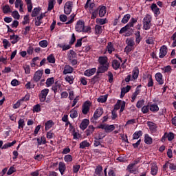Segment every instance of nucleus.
I'll return each mask as SVG.
<instances>
[{"mask_svg":"<svg viewBox=\"0 0 176 176\" xmlns=\"http://www.w3.org/2000/svg\"><path fill=\"white\" fill-rule=\"evenodd\" d=\"M25 87L30 90V89H34L35 87V84H31V82H28L27 84L25 85Z\"/></svg>","mask_w":176,"mask_h":176,"instance_id":"obj_59","label":"nucleus"},{"mask_svg":"<svg viewBox=\"0 0 176 176\" xmlns=\"http://www.w3.org/2000/svg\"><path fill=\"white\" fill-rule=\"evenodd\" d=\"M151 10L153 12L155 16H159V14H160V8L157 7V5H156V3H153L151 5Z\"/></svg>","mask_w":176,"mask_h":176,"instance_id":"obj_17","label":"nucleus"},{"mask_svg":"<svg viewBox=\"0 0 176 176\" xmlns=\"http://www.w3.org/2000/svg\"><path fill=\"white\" fill-rule=\"evenodd\" d=\"M112 67H113V69H115L116 71L119 69V68H120V63L119 60L116 59L113 60L112 62Z\"/></svg>","mask_w":176,"mask_h":176,"instance_id":"obj_27","label":"nucleus"},{"mask_svg":"<svg viewBox=\"0 0 176 176\" xmlns=\"http://www.w3.org/2000/svg\"><path fill=\"white\" fill-rule=\"evenodd\" d=\"M148 78V83H147V87H153V79L152 78V75L148 74L147 75Z\"/></svg>","mask_w":176,"mask_h":176,"instance_id":"obj_29","label":"nucleus"},{"mask_svg":"<svg viewBox=\"0 0 176 176\" xmlns=\"http://www.w3.org/2000/svg\"><path fill=\"white\" fill-rule=\"evenodd\" d=\"M72 45H63V44H58V47H60L62 49L63 52H65V50H69L71 49Z\"/></svg>","mask_w":176,"mask_h":176,"instance_id":"obj_36","label":"nucleus"},{"mask_svg":"<svg viewBox=\"0 0 176 176\" xmlns=\"http://www.w3.org/2000/svg\"><path fill=\"white\" fill-rule=\"evenodd\" d=\"M102 113H104V109H102V108L100 107L97 109L94 112L93 118H91V122L92 123H96V120H97L98 118H100Z\"/></svg>","mask_w":176,"mask_h":176,"instance_id":"obj_4","label":"nucleus"},{"mask_svg":"<svg viewBox=\"0 0 176 176\" xmlns=\"http://www.w3.org/2000/svg\"><path fill=\"white\" fill-rule=\"evenodd\" d=\"M74 72V67L70 65H65L63 70L64 75H67V74H72Z\"/></svg>","mask_w":176,"mask_h":176,"instance_id":"obj_23","label":"nucleus"},{"mask_svg":"<svg viewBox=\"0 0 176 176\" xmlns=\"http://www.w3.org/2000/svg\"><path fill=\"white\" fill-rule=\"evenodd\" d=\"M24 126H25V122L23 119H20L18 121V129H24Z\"/></svg>","mask_w":176,"mask_h":176,"instance_id":"obj_46","label":"nucleus"},{"mask_svg":"<svg viewBox=\"0 0 176 176\" xmlns=\"http://www.w3.org/2000/svg\"><path fill=\"white\" fill-rule=\"evenodd\" d=\"M23 68L25 71V74L29 75V74H31V67H30L29 65H24L23 66Z\"/></svg>","mask_w":176,"mask_h":176,"instance_id":"obj_49","label":"nucleus"},{"mask_svg":"<svg viewBox=\"0 0 176 176\" xmlns=\"http://www.w3.org/2000/svg\"><path fill=\"white\" fill-rule=\"evenodd\" d=\"M98 10L99 13V17H104L107 14V7L105 6H99L98 7Z\"/></svg>","mask_w":176,"mask_h":176,"instance_id":"obj_13","label":"nucleus"},{"mask_svg":"<svg viewBox=\"0 0 176 176\" xmlns=\"http://www.w3.org/2000/svg\"><path fill=\"white\" fill-rule=\"evenodd\" d=\"M140 87H141V85H138L135 91L133 92L132 96H131V99L134 101V100H135L137 98V96H138V94H140L141 90L140 89Z\"/></svg>","mask_w":176,"mask_h":176,"instance_id":"obj_25","label":"nucleus"},{"mask_svg":"<svg viewBox=\"0 0 176 176\" xmlns=\"http://www.w3.org/2000/svg\"><path fill=\"white\" fill-rule=\"evenodd\" d=\"M149 107V109L151 112H157L159 111V106H157V104H150Z\"/></svg>","mask_w":176,"mask_h":176,"instance_id":"obj_37","label":"nucleus"},{"mask_svg":"<svg viewBox=\"0 0 176 176\" xmlns=\"http://www.w3.org/2000/svg\"><path fill=\"white\" fill-rule=\"evenodd\" d=\"M41 12V8H35L32 10V17H36L39 14V12Z\"/></svg>","mask_w":176,"mask_h":176,"instance_id":"obj_38","label":"nucleus"},{"mask_svg":"<svg viewBox=\"0 0 176 176\" xmlns=\"http://www.w3.org/2000/svg\"><path fill=\"white\" fill-rule=\"evenodd\" d=\"M155 80L157 82L158 85H162L164 84V80L163 79V74L158 72L155 74Z\"/></svg>","mask_w":176,"mask_h":176,"instance_id":"obj_14","label":"nucleus"},{"mask_svg":"<svg viewBox=\"0 0 176 176\" xmlns=\"http://www.w3.org/2000/svg\"><path fill=\"white\" fill-rule=\"evenodd\" d=\"M13 173H16V168H14V166H11L7 171V175H12Z\"/></svg>","mask_w":176,"mask_h":176,"instance_id":"obj_58","label":"nucleus"},{"mask_svg":"<svg viewBox=\"0 0 176 176\" xmlns=\"http://www.w3.org/2000/svg\"><path fill=\"white\" fill-rule=\"evenodd\" d=\"M144 142L145 144H147V145H151L152 142H153V140H152V138L149 136V135L146 134L144 136Z\"/></svg>","mask_w":176,"mask_h":176,"instance_id":"obj_33","label":"nucleus"},{"mask_svg":"<svg viewBox=\"0 0 176 176\" xmlns=\"http://www.w3.org/2000/svg\"><path fill=\"white\" fill-rule=\"evenodd\" d=\"M107 100H108V96H102L98 98V102H107Z\"/></svg>","mask_w":176,"mask_h":176,"instance_id":"obj_51","label":"nucleus"},{"mask_svg":"<svg viewBox=\"0 0 176 176\" xmlns=\"http://www.w3.org/2000/svg\"><path fill=\"white\" fill-rule=\"evenodd\" d=\"M61 88V83L58 81L54 82V85L52 86V90L54 94H56L58 90Z\"/></svg>","mask_w":176,"mask_h":176,"instance_id":"obj_18","label":"nucleus"},{"mask_svg":"<svg viewBox=\"0 0 176 176\" xmlns=\"http://www.w3.org/2000/svg\"><path fill=\"white\" fill-rule=\"evenodd\" d=\"M10 39L11 41V43L12 45H15V43H17V42H19V41H20V38L19 37L18 35L16 34H13V35H10Z\"/></svg>","mask_w":176,"mask_h":176,"instance_id":"obj_21","label":"nucleus"},{"mask_svg":"<svg viewBox=\"0 0 176 176\" xmlns=\"http://www.w3.org/2000/svg\"><path fill=\"white\" fill-rule=\"evenodd\" d=\"M84 28H85V21L82 19L78 20L75 26L76 31L77 32H82Z\"/></svg>","mask_w":176,"mask_h":176,"instance_id":"obj_9","label":"nucleus"},{"mask_svg":"<svg viewBox=\"0 0 176 176\" xmlns=\"http://www.w3.org/2000/svg\"><path fill=\"white\" fill-rule=\"evenodd\" d=\"M89 123L90 120H89V119H84L80 124V129H81V130H86Z\"/></svg>","mask_w":176,"mask_h":176,"instance_id":"obj_16","label":"nucleus"},{"mask_svg":"<svg viewBox=\"0 0 176 176\" xmlns=\"http://www.w3.org/2000/svg\"><path fill=\"white\" fill-rule=\"evenodd\" d=\"M148 126L152 131H155L156 129H157V126H156V124L152 122H148Z\"/></svg>","mask_w":176,"mask_h":176,"instance_id":"obj_45","label":"nucleus"},{"mask_svg":"<svg viewBox=\"0 0 176 176\" xmlns=\"http://www.w3.org/2000/svg\"><path fill=\"white\" fill-rule=\"evenodd\" d=\"M102 173V166H97L96 168L95 169V174H96L98 176H101V173Z\"/></svg>","mask_w":176,"mask_h":176,"instance_id":"obj_43","label":"nucleus"},{"mask_svg":"<svg viewBox=\"0 0 176 176\" xmlns=\"http://www.w3.org/2000/svg\"><path fill=\"white\" fill-rule=\"evenodd\" d=\"M107 76L109 78V83L113 82V74L111 72H108Z\"/></svg>","mask_w":176,"mask_h":176,"instance_id":"obj_60","label":"nucleus"},{"mask_svg":"<svg viewBox=\"0 0 176 176\" xmlns=\"http://www.w3.org/2000/svg\"><path fill=\"white\" fill-rule=\"evenodd\" d=\"M149 105H147V106H144L142 108V113H148L149 112Z\"/></svg>","mask_w":176,"mask_h":176,"instance_id":"obj_63","label":"nucleus"},{"mask_svg":"<svg viewBox=\"0 0 176 176\" xmlns=\"http://www.w3.org/2000/svg\"><path fill=\"white\" fill-rule=\"evenodd\" d=\"M64 160L66 162V163H71V162L73 160L72 155L69 154L66 155L64 157Z\"/></svg>","mask_w":176,"mask_h":176,"instance_id":"obj_52","label":"nucleus"},{"mask_svg":"<svg viewBox=\"0 0 176 176\" xmlns=\"http://www.w3.org/2000/svg\"><path fill=\"white\" fill-rule=\"evenodd\" d=\"M126 43V45H128V46H130L131 47H134V45H135V43L134 42V38H127Z\"/></svg>","mask_w":176,"mask_h":176,"instance_id":"obj_44","label":"nucleus"},{"mask_svg":"<svg viewBox=\"0 0 176 176\" xmlns=\"http://www.w3.org/2000/svg\"><path fill=\"white\" fill-rule=\"evenodd\" d=\"M90 107H91V102L87 100L82 104V112L83 115H87L90 112Z\"/></svg>","mask_w":176,"mask_h":176,"instance_id":"obj_7","label":"nucleus"},{"mask_svg":"<svg viewBox=\"0 0 176 176\" xmlns=\"http://www.w3.org/2000/svg\"><path fill=\"white\" fill-rule=\"evenodd\" d=\"M42 109L41 108V104H37L33 107V112H41Z\"/></svg>","mask_w":176,"mask_h":176,"instance_id":"obj_55","label":"nucleus"},{"mask_svg":"<svg viewBox=\"0 0 176 176\" xmlns=\"http://www.w3.org/2000/svg\"><path fill=\"white\" fill-rule=\"evenodd\" d=\"M175 138V134H174V133L170 132L168 133L167 132H165L161 139V141H162V142H165L166 138H168V141H173Z\"/></svg>","mask_w":176,"mask_h":176,"instance_id":"obj_8","label":"nucleus"},{"mask_svg":"<svg viewBox=\"0 0 176 176\" xmlns=\"http://www.w3.org/2000/svg\"><path fill=\"white\" fill-rule=\"evenodd\" d=\"M97 129H102V130H104L106 133H112V131L115 130V125H108L105 124H102L98 126Z\"/></svg>","mask_w":176,"mask_h":176,"instance_id":"obj_3","label":"nucleus"},{"mask_svg":"<svg viewBox=\"0 0 176 176\" xmlns=\"http://www.w3.org/2000/svg\"><path fill=\"white\" fill-rule=\"evenodd\" d=\"M47 60L50 64H54L56 63V58H54V56L53 54H50L47 57Z\"/></svg>","mask_w":176,"mask_h":176,"instance_id":"obj_39","label":"nucleus"},{"mask_svg":"<svg viewBox=\"0 0 176 176\" xmlns=\"http://www.w3.org/2000/svg\"><path fill=\"white\" fill-rule=\"evenodd\" d=\"M90 146V143L87 140H84L80 143V149H86Z\"/></svg>","mask_w":176,"mask_h":176,"instance_id":"obj_26","label":"nucleus"},{"mask_svg":"<svg viewBox=\"0 0 176 176\" xmlns=\"http://www.w3.org/2000/svg\"><path fill=\"white\" fill-rule=\"evenodd\" d=\"M106 49L109 54H112V52H115V47H113V44L112 43V42H109L107 43V46L106 47Z\"/></svg>","mask_w":176,"mask_h":176,"instance_id":"obj_24","label":"nucleus"},{"mask_svg":"<svg viewBox=\"0 0 176 176\" xmlns=\"http://www.w3.org/2000/svg\"><path fill=\"white\" fill-rule=\"evenodd\" d=\"M138 75H140V69L138 67H135L132 71V78L135 80L138 78Z\"/></svg>","mask_w":176,"mask_h":176,"instance_id":"obj_19","label":"nucleus"},{"mask_svg":"<svg viewBox=\"0 0 176 176\" xmlns=\"http://www.w3.org/2000/svg\"><path fill=\"white\" fill-rule=\"evenodd\" d=\"M131 18V15L130 14H126L124 16L121 22L122 23V24H127V23H129V20H130Z\"/></svg>","mask_w":176,"mask_h":176,"instance_id":"obj_34","label":"nucleus"},{"mask_svg":"<svg viewBox=\"0 0 176 176\" xmlns=\"http://www.w3.org/2000/svg\"><path fill=\"white\" fill-rule=\"evenodd\" d=\"M71 12H72V1H67L64 6V13L65 14H71Z\"/></svg>","mask_w":176,"mask_h":176,"instance_id":"obj_10","label":"nucleus"},{"mask_svg":"<svg viewBox=\"0 0 176 176\" xmlns=\"http://www.w3.org/2000/svg\"><path fill=\"white\" fill-rule=\"evenodd\" d=\"M138 19L132 17L129 21V23H127V25H129V28H131V27H134V24H135L137 23Z\"/></svg>","mask_w":176,"mask_h":176,"instance_id":"obj_42","label":"nucleus"},{"mask_svg":"<svg viewBox=\"0 0 176 176\" xmlns=\"http://www.w3.org/2000/svg\"><path fill=\"white\" fill-rule=\"evenodd\" d=\"M96 72H97V68L94 67V68L85 70L84 72V75L85 76L90 77V76H93V75H94Z\"/></svg>","mask_w":176,"mask_h":176,"instance_id":"obj_15","label":"nucleus"},{"mask_svg":"<svg viewBox=\"0 0 176 176\" xmlns=\"http://www.w3.org/2000/svg\"><path fill=\"white\" fill-rule=\"evenodd\" d=\"M95 32L96 35H100L102 33V27L100 25H96L95 26Z\"/></svg>","mask_w":176,"mask_h":176,"instance_id":"obj_40","label":"nucleus"},{"mask_svg":"<svg viewBox=\"0 0 176 176\" xmlns=\"http://www.w3.org/2000/svg\"><path fill=\"white\" fill-rule=\"evenodd\" d=\"M105 70V67H101L100 70L98 69L96 74L91 79V82L93 83V85H95V83L98 82V79H100V74H104Z\"/></svg>","mask_w":176,"mask_h":176,"instance_id":"obj_5","label":"nucleus"},{"mask_svg":"<svg viewBox=\"0 0 176 176\" xmlns=\"http://www.w3.org/2000/svg\"><path fill=\"white\" fill-rule=\"evenodd\" d=\"M39 45H40L41 47H47V41L43 40L39 42Z\"/></svg>","mask_w":176,"mask_h":176,"instance_id":"obj_61","label":"nucleus"},{"mask_svg":"<svg viewBox=\"0 0 176 176\" xmlns=\"http://www.w3.org/2000/svg\"><path fill=\"white\" fill-rule=\"evenodd\" d=\"M42 75H43V71L38 70L34 73L33 76L34 82H38L42 79Z\"/></svg>","mask_w":176,"mask_h":176,"instance_id":"obj_11","label":"nucleus"},{"mask_svg":"<svg viewBox=\"0 0 176 176\" xmlns=\"http://www.w3.org/2000/svg\"><path fill=\"white\" fill-rule=\"evenodd\" d=\"M94 130H96V128L94 126H93L92 125H89L87 128V129L86 130V133L87 137H89V135H91V134H93V133H94Z\"/></svg>","mask_w":176,"mask_h":176,"instance_id":"obj_28","label":"nucleus"},{"mask_svg":"<svg viewBox=\"0 0 176 176\" xmlns=\"http://www.w3.org/2000/svg\"><path fill=\"white\" fill-rule=\"evenodd\" d=\"M98 61L100 66L98 67V69L101 70V68H105V72L108 71L109 68V63H108V57L107 56H100L98 59Z\"/></svg>","mask_w":176,"mask_h":176,"instance_id":"obj_1","label":"nucleus"},{"mask_svg":"<svg viewBox=\"0 0 176 176\" xmlns=\"http://www.w3.org/2000/svg\"><path fill=\"white\" fill-rule=\"evenodd\" d=\"M129 30H131V28L129 26L128 24H126L125 26H124L123 28H122L119 32V34H124V32H127V31H129Z\"/></svg>","mask_w":176,"mask_h":176,"instance_id":"obj_41","label":"nucleus"},{"mask_svg":"<svg viewBox=\"0 0 176 176\" xmlns=\"http://www.w3.org/2000/svg\"><path fill=\"white\" fill-rule=\"evenodd\" d=\"M76 42V36H75V34L73 33L71 37V39L69 42V44L72 46Z\"/></svg>","mask_w":176,"mask_h":176,"instance_id":"obj_54","label":"nucleus"},{"mask_svg":"<svg viewBox=\"0 0 176 176\" xmlns=\"http://www.w3.org/2000/svg\"><path fill=\"white\" fill-rule=\"evenodd\" d=\"M3 44L4 46V49H8V47H10V43H9V41L7 39L3 40Z\"/></svg>","mask_w":176,"mask_h":176,"instance_id":"obj_64","label":"nucleus"},{"mask_svg":"<svg viewBox=\"0 0 176 176\" xmlns=\"http://www.w3.org/2000/svg\"><path fill=\"white\" fill-rule=\"evenodd\" d=\"M162 70L163 72H164V74H168V72H171V71H173V69L171 68V66L167 65L162 68Z\"/></svg>","mask_w":176,"mask_h":176,"instance_id":"obj_47","label":"nucleus"},{"mask_svg":"<svg viewBox=\"0 0 176 176\" xmlns=\"http://www.w3.org/2000/svg\"><path fill=\"white\" fill-rule=\"evenodd\" d=\"M131 89V86L130 85H126L125 87H124L121 90L120 98H123V97H124V96L126 95V93H129V91H130Z\"/></svg>","mask_w":176,"mask_h":176,"instance_id":"obj_20","label":"nucleus"},{"mask_svg":"<svg viewBox=\"0 0 176 176\" xmlns=\"http://www.w3.org/2000/svg\"><path fill=\"white\" fill-rule=\"evenodd\" d=\"M2 11L4 14H8V13H12V10L10 9V6L9 5H6L2 7Z\"/></svg>","mask_w":176,"mask_h":176,"instance_id":"obj_30","label":"nucleus"},{"mask_svg":"<svg viewBox=\"0 0 176 176\" xmlns=\"http://www.w3.org/2000/svg\"><path fill=\"white\" fill-rule=\"evenodd\" d=\"M47 10H52L54 8V0H49Z\"/></svg>","mask_w":176,"mask_h":176,"instance_id":"obj_57","label":"nucleus"},{"mask_svg":"<svg viewBox=\"0 0 176 176\" xmlns=\"http://www.w3.org/2000/svg\"><path fill=\"white\" fill-rule=\"evenodd\" d=\"M142 131H135L133 134V140H138V138H140V137H142Z\"/></svg>","mask_w":176,"mask_h":176,"instance_id":"obj_31","label":"nucleus"},{"mask_svg":"<svg viewBox=\"0 0 176 176\" xmlns=\"http://www.w3.org/2000/svg\"><path fill=\"white\" fill-rule=\"evenodd\" d=\"M157 170H158V168L157 166H152V168H151L152 175H156V174H157Z\"/></svg>","mask_w":176,"mask_h":176,"instance_id":"obj_62","label":"nucleus"},{"mask_svg":"<svg viewBox=\"0 0 176 176\" xmlns=\"http://www.w3.org/2000/svg\"><path fill=\"white\" fill-rule=\"evenodd\" d=\"M70 118H72V119H75L78 118V111L76 110H74V109L71 110Z\"/></svg>","mask_w":176,"mask_h":176,"instance_id":"obj_50","label":"nucleus"},{"mask_svg":"<svg viewBox=\"0 0 176 176\" xmlns=\"http://www.w3.org/2000/svg\"><path fill=\"white\" fill-rule=\"evenodd\" d=\"M49 89L45 88L41 91V93L39 94V100L40 102H45L46 101V97H47V94H49Z\"/></svg>","mask_w":176,"mask_h":176,"instance_id":"obj_6","label":"nucleus"},{"mask_svg":"<svg viewBox=\"0 0 176 176\" xmlns=\"http://www.w3.org/2000/svg\"><path fill=\"white\" fill-rule=\"evenodd\" d=\"M152 27V17L149 14H146L143 19V30L148 31Z\"/></svg>","mask_w":176,"mask_h":176,"instance_id":"obj_2","label":"nucleus"},{"mask_svg":"<svg viewBox=\"0 0 176 176\" xmlns=\"http://www.w3.org/2000/svg\"><path fill=\"white\" fill-rule=\"evenodd\" d=\"M66 168H67V166H65V163L61 162H59L58 170L61 175H64V173Z\"/></svg>","mask_w":176,"mask_h":176,"instance_id":"obj_22","label":"nucleus"},{"mask_svg":"<svg viewBox=\"0 0 176 176\" xmlns=\"http://www.w3.org/2000/svg\"><path fill=\"white\" fill-rule=\"evenodd\" d=\"M98 14H99L98 9L97 8V9L94 10V12H92L91 19L94 20V19H97V17H98Z\"/></svg>","mask_w":176,"mask_h":176,"instance_id":"obj_48","label":"nucleus"},{"mask_svg":"<svg viewBox=\"0 0 176 176\" xmlns=\"http://www.w3.org/2000/svg\"><path fill=\"white\" fill-rule=\"evenodd\" d=\"M12 16L16 20H20V14H19V11L17 10L13 11L12 12Z\"/></svg>","mask_w":176,"mask_h":176,"instance_id":"obj_56","label":"nucleus"},{"mask_svg":"<svg viewBox=\"0 0 176 176\" xmlns=\"http://www.w3.org/2000/svg\"><path fill=\"white\" fill-rule=\"evenodd\" d=\"M80 170V165L75 164L73 166V173L74 174H78V172Z\"/></svg>","mask_w":176,"mask_h":176,"instance_id":"obj_53","label":"nucleus"},{"mask_svg":"<svg viewBox=\"0 0 176 176\" xmlns=\"http://www.w3.org/2000/svg\"><path fill=\"white\" fill-rule=\"evenodd\" d=\"M53 121L52 120H48L45 122V131H47L48 130H50V129H52V127H53Z\"/></svg>","mask_w":176,"mask_h":176,"instance_id":"obj_32","label":"nucleus"},{"mask_svg":"<svg viewBox=\"0 0 176 176\" xmlns=\"http://www.w3.org/2000/svg\"><path fill=\"white\" fill-rule=\"evenodd\" d=\"M166 54H167V46L166 45H164L160 49L159 57L160 58H164Z\"/></svg>","mask_w":176,"mask_h":176,"instance_id":"obj_12","label":"nucleus"},{"mask_svg":"<svg viewBox=\"0 0 176 176\" xmlns=\"http://www.w3.org/2000/svg\"><path fill=\"white\" fill-rule=\"evenodd\" d=\"M54 84V77H51V78H48L46 80L45 85H46V87H50V86H52V85Z\"/></svg>","mask_w":176,"mask_h":176,"instance_id":"obj_35","label":"nucleus"}]
</instances>
